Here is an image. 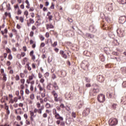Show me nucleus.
<instances>
[{
    "label": "nucleus",
    "mask_w": 126,
    "mask_h": 126,
    "mask_svg": "<svg viewBox=\"0 0 126 126\" xmlns=\"http://www.w3.org/2000/svg\"><path fill=\"white\" fill-rule=\"evenodd\" d=\"M44 108L45 107H44V106H42L40 107V108L38 109L37 108H35L33 110V112L32 111H30V121H29V119L26 120V125H27V126H30V125L32 124L33 122H34V118L36 117L35 115H34V113H38V114L41 115V114H42V111H43Z\"/></svg>",
    "instance_id": "nucleus-1"
},
{
    "label": "nucleus",
    "mask_w": 126,
    "mask_h": 126,
    "mask_svg": "<svg viewBox=\"0 0 126 126\" xmlns=\"http://www.w3.org/2000/svg\"><path fill=\"white\" fill-rule=\"evenodd\" d=\"M52 113H53V115H54V118L55 119H56V120H61L63 117L61 116V115H60V114H59L58 113V112H57V109H56V108H54L52 110Z\"/></svg>",
    "instance_id": "nucleus-2"
},
{
    "label": "nucleus",
    "mask_w": 126,
    "mask_h": 126,
    "mask_svg": "<svg viewBox=\"0 0 126 126\" xmlns=\"http://www.w3.org/2000/svg\"><path fill=\"white\" fill-rule=\"evenodd\" d=\"M51 94L52 95H53L54 98V101L55 102H60V101H62V99H61V98L60 97H58V96H59V95L57 93V92H56V91L54 90L51 92Z\"/></svg>",
    "instance_id": "nucleus-3"
},
{
    "label": "nucleus",
    "mask_w": 126,
    "mask_h": 126,
    "mask_svg": "<svg viewBox=\"0 0 126 126\" xmlns=\"http://www.w3.org/2000/svg\"><path fill=\"white\" fill-rule=\"evenodd\" d=\"M37 76L35 75V74L32 73L28 77V79H27L26 82L28 84H30V81H32L33 79H36Z\"/></svg>",
    "instance_id": "nucleus-4"
},
{
    "label": "nucleus",
    "mask_w": 126,
    "mask_h": 126,
    "mask_svg": "<svg viewBox=\"0 0 126 126\" xmlns=\"http://www.w3.org/2000/svg\"><path fill=\"white\" fill-rule=\"evenodd\" d=\"M97 100L99 103H104L106 99L105 98V95L103 94H99L97 95Z\"/></svg>",
    "instance_id": "nucleus-5"
},
{
    "label": "nucleus",
    "mask_w": 126,
    "mask_h": 126,
    "mask_svg": "<svg viewBox=\"0 0 126 126\" xmlns=\"http://www.w3.org/2000/svg\"><path fill=\"white\" fill-rule=\"evenodd\" d=\"M109 125L111 126H117L118 125V120L115 118H111L109 120Z\"/></svg>",
    "instance_id": "nucleus-6"
},
{
    "label": "nucleus",
    "mask_w": 126,
    "mask_h": 126,
    "mask_svg": "<svg viewBox=\"0 0 126 126\" xmlns=\"http://www.w3.org/2000/svg\"><path fill=\"white\" fill-rule=\"evenodd\" d=\"M88 66H89V63L86 61H83L81 64V67H82L84 70H87L88 69Z\"/></svg>",
    "instance_id": "nucleus-7"
},
{
    "label": "nucleus",
    "mask_w": 126,
    "mask_h": 126,
    "mask_svg": "<svg viewBox=\"0 0 126 126\" xmlns=\"http://www.w3.org/2000/svg\"><path fill=\"white\" fill-rule=\"evenodd\" d=\"M99 92V89L96 88V89L94 88L93 90L90 92V96H96L97 95V93Z\"/></svg>",
    "instance_id": "nucleus-8"
},
{
    "label": "nucleus",
    "mask_w": 126,
    "mask_h": 126,
    "mask_svg": "<svg viewBox=\"0 0 126 126\" xmlns=\"http://www.w3.org/2000/svg\"><path fill=\"white\" fill-rule=\"evenodd\" d=\"M117 33L119 37H124V36H125V30L119 29L117 30Z\"/></svg>",
    "instance_id": "nucleus-9"
},
{
    "label": "nucleus",
    "mask_w": 126,
    "mask_h": 126,
    "mask_svg": "<svg viewBox=\"0 0 126 126\" xmlns=\"http://www.w3.org/2000/svg\"><path fill=\"white\" fill-rule=\"evenodd\" d=\"M126 21V16H122L119 18V22L121 24H124V23H125Z\"/></svg>",
    "instance_id": "nucleus-10"
},
{
    "label": "nucleus",
    "mask_w": 126,
    "mask_h": 126,
    "mask_svg": "<svg viewBox=\"0 0 126 126\" xmlns=\"http://www.w3.org/2000/svg\"><path fill=\"white\" fill-rule=\"evenodd\" d=\"M30 84H31L30 88V91L31 92H33V91H34V84H35V81L32 80L30 81Z\"/></svg>",
    "instance_id": "nucleus-11"
},
{
    "label": "nucleus",
    "mask_w": 126,
    "mask_h": 126,
    "mask_svg": "<svg viewBox=\"0 0 126 126\" xmlns=\"http://www.w3.org/2000/svg\"><path fill=\"white\" fill-rule=\"evenodd\" d=\"M30 56L31 58V60L32 61H35V60H36V56H35V54H34V50H32L30 52Z\"/></svg>",
    "instance_id": "nucleus-12"
},
{
    "label": "nucleus",
    "mask_w": 126,
    "mask_h": 126,
    "mask_svg": "<svg viewBox=\"0 0 126 126\" xmlns=\"http://www.w3.org/2000/svg\"><path fill=\"white\" fill-rule=\"evenodd\" d=\"M37 87L39 89V92H42V91H43V92H46L45 87L42 86L41 84H38V85H37Z\"/></svg>",
    "instance_id": "nucleus-13"
},
{
    "label": "nucleus",
    "mask_w": 126,
    "mask_h": 126,
    "mask_svg": "<svg viewBox=\"0 0 126 126\" xmlns=\"http://www.w3.org/2000/svg\"><path fill=\"white\" fill-rule=\"evenodd\" d=\"M39 101L40 102H37L36 103V106L37 109H40V108H41V104H44V99H43V98H40Z\"/></svg>",
    "instance_id": "nucleus-14"
},
{
    "label": "nucleus",
    "mask_w": 126,
    "mask_h": 126,
    "mask_svg": "<svg viewBox=\"0 0 126 126\" xmlns=\"http://www.w3.org/2000/svg\"><path fill=\"white\" fill-rule=\"evenodd\" d=\"M97 80L99 82H104L105 78L103 75H99L97 76Z\"/></svg>",
    "instance_id": "nucleus-15"
},
{
    "label": "nucleus",
    "mask_w": 126,
    "mask_h": 126,
    "mask_svg": "<svg viewBox=\"0 0 126 126\" xmlns=\"http://www.w3.org/2000/svg\"><path fill=\"white\" fill-rule=\"evenodd\" d=\"M90 113V109L87 108H86L83 112V115L85 117H86V116H88Z\"/></svg>",
    "instance_id": "nucleus-16"
},
{
    "label": "nucleus",
    "mask_w": 126,
    "mask_h": 126,
    "mask_svg": "<svg viewBox=\"0 0 126 126\" xmlns=\"http://www.w3.org/2000/svg\"><path fill=\"white\" fill-rule=\"evenodd\" d=\"M35 23V21L32 18L29 19V22L28 21L27 22V25L28 27H30L31 26V24H34Z\"/></svg>",
    "instance_id": "nucleus-17"
},
{
    "label": "nucleus",
    "mask_w": 126,
    "mask_h": 126,
    "mask_svg": "<svg viewBox=\"0 0 126 126\" xmlns=\"http://www.w3.org/2000/svg\"><path fill=\"white\" fill-rule=\"evenodd\" d=\"M21 96H19L17 97H15L13 98L12 99V101H11L10 104H13L15 102V103H16L18 102V100H21Z\"/></svg>",
    "instance_id": "nucleus-18"
},
{
    "label": "nucleus",
    "mask_w": 126,
    "mask_h": 126,
    "mask_svg": "<svg viewBox=\"0 0 126 126\" xmlns=\"http://www.w3.org/2000/svg\"><path fill=\"white\" fill-rule=\"evenodd\" d=\"M89 30L93 33H95L97 31V30L94 25H91L89 27Z\"/></svg>",
    "instance_id": "nucleus-19"
},
{
    "label": "nucleus",
    "mask_w": 126,
    "mask_h": 126,
    "mask_svg": "<svg viewBox=\"0 0 126 126\" xmlns=\"http://www.w3.org/2000/svg\"><path fill=\"white\" fill-rule=\"evenodd\" d=\"M30 45H32V49H35L36 48V42L32 39L30 40Z\"/></svg>",
    "instance_id": "nucleus-20"
},
{
    "label": "nucleus",
    "mask_w": 126,
    "mask_h": 126,
    "mask_svg": "<svg viewBox=\"0 0 126 126\" xmlns=\"http://www.w3.org/2000/svg\"><path fill=\"white\" fill-rule=\"evenodd\" d=\"M5 110H6V114L8 116L10 114V110H9V107L5 103Z\"/></svg>",
    "instance_id": "nucleus-21"
},
{
    "label": "nucleus",
    "mask_w": 126,
    "mask_h": 126,
    "mask_svg": "<svg viewBox=\"0 0 126 126\" xmlns=\"http://www.w3.org/2000/svg\"><path fill=\"white\" fill-rule=\"evenodd\" d=\"M45 107L46 109H52L54 107V104H51L49 102H46Z\"/></svg>",
    "instance_id": "nucleus-22"
},
{
    "label": "nucleus",
    "mask_w": 126,
    "mask_h": 126,
    "mask_svg": "<svg viewBox=\"0 0 126 126\" xmlns=\"http://www.w3.org/2000/svg\"><path fill=\"white\" fill-rule=\"evenodd\" d=\"M106 8L109 11H112L113 10V3H108L106 5Z\"/></svg>",
    "instance_id": "nucleus-23"
},
{
    "label": "nucleus",
    "mask_w": 126,
    "mask_h": 126,
    "mask_svg": "<svg viewBox=\"0 0 126 126\" xmlns=\"http://www.w3.org/2000/svg\"><path fill=\"white\" fill-rule=\"evenodd\" d=\"M45 26L47 30H48V29H54V28H55V26H54L52 24H46Z\"/></svg>",
    "instance_id": "nucleus-24"
},
{
    "label": "nucleus",
    "mask_w": 126,
    "mask_h": 126,
    "mask_svg": "<svg viewBox=\"0 0 126 126\" xmlns=\"http://www.w3.org/2000/svg\"><path fill=\"white\" fill-rule=\"evenodd\" d=\"M50 33L51 35L55 36L56 38H58V36H59L58 32L55 30H51Z\"/></svg>",
    "instance_id": "nucleus-25"
},
{
    "label": "nucleus",
    "mask_w": 126,
    "mask_h": 126,
    "mask_svg": "<svg viewBox=\"0 0 126 126\" xmlns=\"http://www.w3.org/2000/svg\"><path fill=\"white\" fill-rule=\"evenodd\" d=\"M47 19H49V21L53 20V15L51 14V12H48L46 15Z\"/></svg>",
    "instance_id": "nucleus-26"
},
{
    "label": "nucleus",
    "mask_w": 126,
    "mask_h": 126,
    "mask_svg": "<svg viewBox=\"0 0 126 126\" xmlns=\"http://www.w3.org/2000/svg\"><path fill=\"white\" fill-rule=\"evenodd\" d=\"M15 113L16 115H18V114H19V115H21L22 114V109H21L20 108L15 109Z\"/></svg>",
    "instance_id": "nucleus-27"
},
{
    "label": "nucleus",
    "mask_w": 126,
    "mask_h": 126,
    "mask_svg": "<svg viewBox=\"0 0 126 126\" xmlns=\"http://www.w3.org/2000/svg\"><path fill=\"white\" fill-rule=\"evenodd\" d=\"M60 108H62V109H65L67 111H68H68L70 110L69 107L64 106V104H63V103H61L60 105Z\"/></svg>",
    "instance_id": "nucleus-28"
},
{
    "label": "nucleus",
    "mask_w": 126,
    "mask_h": 126,
    "mask_svg": "<svg viewBox=\"0 0 126 126\" xmlns=\"http://www.w3.org/2000/svg\"><path fill=\"white\" fill-rule=\"evenodd\" d=\"M60 55L62 56V58H63V59H67V56L64 53V51L61 50Z\"/></svg>",
    "instance_id": "nucleus-29"
},
{
    "label": "nucleus",
    "mask_w": 126,
    "mask_h": 126,
    "mask_svg": "<svg viewBox=\"0 0 126 126\" xmlns=\"http://www.w3.org/2000/svg\"><path fill=\"white\" fill-rule=\"evenodd\" d=\"M6 101H8V97L7 96H4L1 99V103H6Z\"/></svg>",
    "instance_id": "nucleus-30"
},
{
    "label": "nucleus",
    "mask_w": 126,
    "mask_h": 126,
    "mask_svg": "<svg viewBox=\"0 0 126 126\" xmlns=\"http://www.w3.org/2000/svg\"><path fill=\"white\" fill-rule=\"evenodd\" d=\"M77 106L78 109H81V108H82V106H83V101H78L77 103Z\"/></svg>",
    "instance_id": "nucleus-31"
},
{
    "label": "nucleus",
    "mask_w": 126,
    "mask_h": 126,
    "mask_svg": "<svg viewBox=\"0 0 126 126\" xmlns=\"http://www.w3.org/2000/svg\"><path fill=\"white\" fill-rule=\"evenodd\" d=\"M107 96L108 97V98H109L110 99H111V98H112V96L113 97V98H115V94H113V93H108L107 94Z\"/></svg>",
    "instance_id": "nucleus-32"
},
{
    "label": "nucleus",
    "mask_w": 126,
    "mask_h": 126,
    "mask_svg": "<svg viewBox=\"0 0 126 126\" xmlns=\"http://www.w3.org/2000/svg\"><path fill=\"white\" fill-rule=\"evenodd\" d=\"M8 97H9V104H10L13 99V95L11 94H9L8 95Z\"/></svg>",
    "instance_id": "nucleus-33"
},
{
    "label": "nucleus",
    "mask_w": 126,
    "mask_h": 126,
    "mask_svg": "<svg viewBox=\"0 0 126 126\" xmlns=\"http://www.w3.org/2000/svg\"><path fill=\"white\" fill-rule=\"evenodd\" d=\"M30 63L29 62H28L26 64V66L27 67L28 70H29V71H31V70H32V68L31 67V66H30Z\"/></svg>",
    "instance_id": "nucleus-34"
},
{
    "label": "nucleus",
    "mask_w": 126,
    "mask_h": 126,
    "mask_svg": "<svg viewBox=\"0 0 126 126\" xmlns=\"http://www.w3.org/2000/svg\"><path fill=\"white\" fill-rule=\"evenodd\" d=\"M121 102L124 105H126V97L124 96L121 98Z\"/></svg>",
    "instance_id": "nucleus-35"
},
{
    "label": "nucleus",
    "mask_w": 126,
    "mask_h": 126,
    "mask_svg": "<svg viewBox=\"0 0 126 126\" xmlns=\"http://www.w3.org/2000/svg\"><path fill=\"white\" fill-rule=\"evenodd\" d=\"M30 92H31V91L29 90L28 88H26L25 89V93L26 94V95H29L30 94Z\"/></svg>",
    "instance_id": "nucleus-36"
},
{
    "label": "nucleus",
    "mask_w": 126,
    "mask_h": 126,
    "mask_svg": "<svg viewBox=\"0 0 126 126\" xmlns=\"http://www.w3.org/2000/svg\"><path fill=\"white\" fill-rule=\"evenodd\" d=\"M70 93H69L68 94H65V99H66V100H69V99H70Z\"/></svg>",
    "instance_id": "nucleus-37"
},
{
    "label": "nucleus",
    "mask_w": 126,
    "mask_h": 126,
    "mask_svg": "<svg viewBox=\"0 0 126 126\" xmlns=\"http://www.w3.org/2000/svg\"><path fill=\"white\" fill-rule=\"evenodd\" d=\"M53 87H54L55 90H58L59 89V86L57 84L56 82L53 83Z\"/></svg>",
    "instance_id": "nucleus-38"
},
{
    "label": "nucleus",
    "mask_w": 126,
    "mask_h": 126,
    "mask_svg": "<svg viewBox=\"0 0 126 126\" xmlns=\"http://www.w3.org/2000/svg\"><path fill=\"white\" fill-rule=\"evenodd\" d=\"M41 24V22H39V21H36L34 23V25L37 27V28H38Z\"/></svg>",
    "instance_id": "nucleus-39"
},
{
    "label": "nucleus",
    "mask_w": 126,
    "mask_h": 126,
    "mask_svg": "<svg viewBox=\"0 0 126 126\" xmlns=\"http://www.w3.org/2000/svg\"><path fill=\"white\" fill-rule=\"evenodd\" d=\"M22 61L24 63V64H25V63H26L29 61V59L27 57H25L23 59Z\"/></svg>",
    "instance_id": "nucleus-40"
},
{
    "label": "nucleus",
    "mask_w": 126,
    "mask_h": 126,
    "mask_svg": "<svg viewBox=\"0 0 126 126\" xmlns=\"http://www.w3.org/2000/svg\"><path fill=\"white\" fill-rule=\"evenodd\" d=\"M2 76H3L2 80H3V81H6L7 79V78L6 77V74H2Z\"/></svg>",
    "instance_id": "nucleus-41"
},
{
    "label": "nucleus",
    "mask_w": 126,
    "mask_h": 126,
    "mask_svg": "<svg viewBox=\"0 0 126 126\" xmlns=\"http://www.w3.org/2000/svg\"><path fill=\"white\" fill-rule=\"evenodd\" d=\"M38 37H39L40 41H44V40H45V37H44V36H43V35H42V34H39L38 35Z\"/></svg>",
    "instance_id": "nucleus-42"
},
{
    "label": "nucleus",
    "mask_w": 126,
    "mask_h": 126,
    "mask_svg": "<svg viewBox=\"0 0 126 126\" xmlns=\"http://www.w3.org/2000/svg\"><path fill=\"white\" fill-rule=\"evenodd\" d=\"M20 85H24L25 84V79H21L20 80Z\"/></svg>",
    "instance_id": "nucleus-43"
},
{
    "label": "nucleus",
    "mask_w": 126,
    "mask_h": 126,
    "mask_svg": "<svg viewBox=\"0 0 126 126\" xmlns=\"http://www.w3.org/2000/svg\"><path fill=\"white\" fill-rule=\"evenodd\" d=\"M4 15L5 17L8 16L9 18H11V15L10 14V13H7V12H5L4 13Z\"/></svg>",
    "instance_id": "nucleus-44"
},
{
    "label": "nucleus",
    "mask_w": 126,
    "mask_h": 126,
    "mask_svg": "<svg viewBox=\"0 0 126 126\" xmlns=\"http://www.w3.org/2000/svg\"><path fill=\"white\" fill-rule=\"evenodd\" d=\"M30 98L31 100H34V99H35V95L34 94H32L30 95Z\"/></svg>",
    "instance_id": "nucleus-45"
},
{
    "label": "nucleus",
    "mask_w": 126,
    "mask_h": 126,
    "mask_svg": "<svg viewBox=\"0 0 126 126\" xmlns=\"http://www.w3.org/2000/svg\"><path fill=\"white\" fill-rule=\"evenodd\" d=\"M15 79L16 81H18V80H20V77L19 76V75L17 74L15 76Z\"/></svg>",
    "instance_id": "nucleus-46"
},
{
    "label": "nucleus",
    "mask_w": 126,
    "mask_h": 126,
    "mask_svg": "<svg viewBox=\"0 0 126 126\" xmlns=\"http://www.w3.org/2000/svg\"><path fill=\"white\" fill-rule=\"evenodd\" d=\"M13 59V57H12V55H11V53L9 54L8 56V60H9V61H11V60H12Z\"/></svg>",
    "instance_id": "nucleus-47"
},
{
    "label": "nucleus",
    "mask_w": 126,
    "mask_h": 126,
    "mask_svg": "<svg viewBox=\"0 0 126 126\" xmlns=\"http://www.w3.org/2000/svg\"><path fill=\"white\" fill-rule=\"evenodd\" d=\"M39 82L40 83L43 84V85H44V82H45V79H44V77H42V78H40Z\"/></svg>",
    "instance_id": "nucleus-48"
},
{
    "label": "nucleus",
    "mask_w": 126,
    "mask_h": 126,
    "mask_svg": "<svg viewBox=\"0 0 126 126\" xmlns=\"http://www.w3.org/2000/svg\"><path fill=\"white\" fill-rule=\"evenodd\" d=\"M119 3L121 4H126V0H119Z\"/></svg>",
    "instance_id": "nucleus-49"
},
{
    "label": "nucleus",
    "mask_w": 126,
    "mask_h": 126,
    "mask_svg": "<svg viewBox=\"0 0 126 126\" xmlns=\"http://www.w3.org/2000/svg\"><path fill=\"white\" fill-rule=\"evenodd\" d=\"M87 37H88V38H90L91 39H93V38H94V35L91 34H89V33H87Z\"/></svg>",
    "instance_id": "nucleus-50"
},
{
    "label": "nucleus",
    "mask_w": 126,
    "mask_h": 126,
    "mask_svg": "<svg viewBox=\"0 0 126 126\" xmlns=\"http://www.w3.org/2000/svg\"><path fill=\"white\" fill-rule=\"evenodd\" d=\"M20 55H21V58H24L26 56V53L24 52H21Z\"/></svg>",
    "instance_id": "nucleus-51"
},
{
    "label": "nucleus",
    "mask_w": 126,
    "mask_h": 126,
    "mask_svg": "<svg viewBox=\"0 0 126 126\" xmlns=\"http://www.w3.org/2000/svg\"><path fill=\"white\" fill-rule=\"evenodd\" d=\"M20 94L21 95V97H23V96L24 95V91H23V90H20Z\"/></svg>",
    "instance_id": "nucleus-52"
},
{
    "label": "nucleus",
    "mask_w": 126,
    "mask_h": 126,
    "mask_svg": "<svg viewBox=\"0 0 126 126\" xmlns=\"http://www.w3.org/2000/svg\"><path fill=\"white\" fill-rule=\"evenodd\" d=\"M24 15H25L26 18H28V14H29L28 11L27 10L25 11L24 12Z\"/></svg>",
    "instance_id": "nucleus-53"
},
{
    "label": "nucleus",
    "mask_w": 126,
    "mask_h": 126,
    "mask_svg": "<svg viewBox=\"0 0 126 126\" xmlns=\"http://www.w3.org/2000/svg\"><path fill=\"white\" fill-rule=\"evenodd\" d=\"M50 75V73L48 72H46L44 74V76L45 78H48V77H49V76Z\"/></svg>",
    "instance_id": "nucleus-54"
},
{
    "label": "nucleus",
    "mask_w": 126,
    "mask_h": 126,
    "mask_svg": "<svg viewBox=\"0 0 126 126\" xmlns=\"http://www.w3.org/2000/svg\"><path fill=\"white\" fill-rule=\"evenodd\" d=\"M20 76L21 78L23 79L24 77H25V74L24 73H20Z\"/></svg>",
    "instance_id": "nucleus-55"
},
{
    "label": "nucleus",
    "mask_w": 126,
    "mask_h": 126,
    "mask_svg": "<svg viewBox=\"0 0 126 126\" xmlns=\"http://www.w3.org/2000/svg\"><path fill=\"white\" fill-rule=\"evenodd\" d=\"M117 106H118V104H117L116 103H113L112 105V107L114 110H116V109H117Z\"/></svg>",
    "instance_id": "nucleus-56"
},
{
    "label": "nucleus",
    "mask_w": 126,
    "mask_h": 126,
    "mask_svg": "<svg viewBox=\"0 0 126 126\" xmlns=\"http://www.w3.org/2000/svg\"><path fill=\"white\" fill-rule=\"evenodd\" d=\"M6 50V52L7 54H11V50H10V49L8 48H6L5 49Z\"/></svg>",
    "instance_id": "nucleus-57"
},
{
    "label": "nucleus",
    "mask_w": 126,
    "mask_h": 126,
    "mask_svg": "<svg viewBox=\"0 0 126 126\" xmlns=\"http://www.w3.org/2000/svg\"><path fill=\"white\" fill-rule=\"evenodd\" d=\"M12 32H13V33H14L15 35H17V30H16V29H12Z\"/></svg>",
    "instance_id": "nucleus-58"
},
{
    "label": "nucleus",
    "mask_w": 126,
    "mask_h": 126,
    "mask_svg": "<svg viewBox=\"0 0 126 126\" xmlns=\"http://www.w3.org/2000/svg\"><path fill=\"white\" fill-rule=\"evenodd\" d=\"M37 28H37V27H36V26L33 25L32 27V31H35V30H37Z\"/></svg>",
    "instance_id": "nucleus-59"
},
{
    "label": "nucleus",
    "mask_w": 126,
    "mask_h": 126,
    "mask_svg": "<svg viewBox=\"0 0 126 126\" xmlns=\"http://www.w3.org/2000/svg\"><path fill=\"white\" fill-rule=\"evenodd\" d=\"M21 13H22V11H21V10H20V9H18L17 12V14L18 15H20V14H21Z\"/></svg>",
    "instance_id": "nucleus-60"
},
{
    "label": "nucleus",
    "mask_w": 126,
    "mask_h": 126,
    "mask_svg": "<svg viewBox=\"0 0 126 126\" xmlns=\"http://www.w3.org/2000/svg\"><path fill=\"white\" fill-rule=\"evenodd\" d=\"M19 21L21 23H23V22H24V18H23V17H20Z\"/></svg>",
    "instance_id": "nucleus-61"
},
{
    "label": "nucleus",
    "mask_w": 126,
    "mask_h": 126,
    "mask_svg": "<svg viewBox=\"0 0 126 126\" xmlns=\"http://www.w3.org/2000/svg\"><path fill=\"white\" fill-rule=\"evenodd\" d=\"M71 116L72 117V118H74V119H75V118H76V113L73 112H72Z\"/></svg>",
    "instance_id": "nucleus-62"
},
{
    "label": "nucleus",
    "mask_w": 126,
    "mask_h": 126,
    "mask_svg": "<svg viewBox=\"0 0 126 126\" xmlns=\"http://www.w3.org/2000/svg\"><path fill=\"white\" fill-rule=\"evenodd\" d=\"M6 8H7V10H10L11 9V8L10 7V4H7L6 5Z\"/></svg>",
    "instance_id": "nucleus-63"
},
{
    "label": "nucleus",
    "mask_w": 126,
    "mask_h": 126,
    "mask_svg": "<svg viewBox=\"0 0 126 126\" xmlns=\"http://www.w3.org/2000/svg\"><path fill=\"white\" fill-rule=\"evenodd\" d=\"M25 88V86L24 85H20V90H23Z\"/></svg>",
    "instance_id": "nucleus-64"
}]
</instances>
